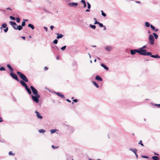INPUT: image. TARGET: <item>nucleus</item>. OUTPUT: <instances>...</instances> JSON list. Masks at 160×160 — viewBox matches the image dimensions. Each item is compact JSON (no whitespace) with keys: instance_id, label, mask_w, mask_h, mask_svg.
Here are the masks:
<instances>
[{"instance_id":"f257e3e1","label":"nucleus","mask_w":160,"mask_h":160,"mask_svg":"<svg viewBox=\"0 0 160 160\" xmlns=\"http://www.w3.org/2000/svg\"><path fill=\"white\" fill-rule=\"evenodd\" d=\"M17 73L18 75L20 77L21 79H22V80H20V84L22 85L25 87L27 86V85L26 83L25 82H28V79L27 78V77L24 74L21 73L20 72H17Z\"/></svg>"},{"instance_id":"f03ea898","label":"nucleus","mask_w":160,"mask_h":160,"mask_svg":"<svg viewBox=\"0 0 160 160\" xmlns=\"http://www.w3.org/2000/svg\"><path fill=\"white\" fill-rule=\"evenodd\" d=\"M147 46L146 45H144L142 47L140 48L139 49V50L140 52L141 55L144 56H149L151 54V52H147V50L144 49L146 48Z\"/></svg>"},{"instance_id":"7ed1b4c3","label":"nucleus","mask_w":160,"mask_h":160,"mask_svg":"<svg viewBox=\"0 0 160 160\" xmlns=\"http://www.w3.org/2000/svg\"><path fill=\"white\" fill-rule=\"evenodd\" d=\"M10 24L12 26V28L15 30H18L19 31L21 30L22 28L20 25L18 26L17 24L13 21H10L9 22Z\"/></svg>"},{"instance_id":"20e7f679","label":"nucleus","mask_w":160,"mask_h":160,"mask_svg":"<svg viewBox=\"0 0 160 160\" xmlns=\"http://www.w3.org/2000/svg\"><path fill=\"white\" fill-rule=\"evenodd\" d=\"M31 97L32 100L35 102L38 103L39 102V98H40V95H31Z\"/></svg>"},{"instance_id":"39448f33","label":"nucleus","mask_w":160,"mask_h":160,"mask_svg":"<svg viewBox=\"0 0 160 160\" xmlns=\"http://www.w3.org/2000/svg\"><path fill=\"white\" fill-rule=\"evenodd\" d=\"M30 88L32 91L34 95H39L38 94V91L33 86H31Z\"/></svg>"},{"instance_id":"423d86ee","label":"nucleus","mask_w":160,"mask_h":160,"mask_svg":"<svg viewBox=\"0 0 160 160\" xmlns=\"http://www.w3.org/2000/svg\"><path fill=\"white\" fill-rule=\"evenodd\" d=\"M131 54L133 55L135 54L136 52L139 53L141 55L140 52L138 49H131L130 50Z\"/></svg>"},{"instance_id":"0eeeda50","label":"nucleus","mask_w":160,"mask_h":160,"mask_svg":"<svg viewBox=\"0 0 160 160\" xmlns=\"http://www.w3.org/2000/svg\"><path fill=\"white\" fill-rule=\"evenodd\" d=\"M10 75L14 79L18 82L19 81V79L15 74L13 73V72H11L10 73Z\"/></svg>"},{"instance_id":"6e6552de","label":"nucleus","mask_w":160,"mask_h":160,"mask_svg":"<svg viewBox=\"0 0 160 160\" xmlns=\"http://www.w3.org/2000/svg\"><path fill=\"white\" fill-rule=\"evenodd\" d=\"M35 112L36 113V116L38 118L42 119L43 118V117L40 115V114L38 112L36 111Z\"/></svg>"},{"instance_id":"1a4fd4ad","label":"nucleus","mask_w":160,"mask_h":160,"mask_svg":"<svg viewBox=\"0 0 160 160\" xmlns=\"http://www.w3.org/2000/svg\"><path fill=\"white\" fill-rule=\"evenodd\" d=\"M68 5L70 7H76L78 5L77 2H69L68 3Z\"/></svg>"},{"instance_id":"9d476101","label":"nucleus","mask_w":160,"mask_h":160,"mask_svg":"<svg viewBox=\"0 0 160 160\" xmlns=\"http://www.w3.org/2000/svg\"><path fill=\"white\" fill-rule=\"evenodd\" d=\"M25 88L29 95L32 94L31 91L30 89L28 87V86H26V87H25Z\"/></svg>"},{"instance_id":"9b49d317","label":"nucleus","mask_w":160,"mask_h":160,"mask_svg":"<svg viewBox=\"0 0 160 160\" xmlns=\"http://www.w3.org/2000/svg\"><path fill=\"white\" fill-rule=\"evenodd\" d=\"M55 93L58 95V96H59L60 97L62 98H64L65 97L64 95L61 94V93L59 92H55Z\"/></svg>"},{"instance_id":"f8f14e48","label":"nucleus","mask_w":160,"mask_h":160,"mask_svg":"<svg viewBox=\"0 0 160 160\" xmlns=\"http://www.w3.org/2000/svg\"><path fill=\"white\" fill-rule=\"evenodd\" d=\"M57 36V38L58 39H59V38H62L64 35L61 34H59V33H56V34Z\"/></svg>"},{"instance_id":"ddd939ff","label":"nucleus","mask_w":160,"mask_h":160,"mask_svg":"<svg viewBox=\"0 0 160 160\" xmlns=\"http://www.w3.org/2000/svg\"><path fill=\"white\" fill-rule=\"evenodd\" d=\"M105 49L108 51H110L112 49L111 46H107L105 47Z\"/></svg>"},{"instance_id":"4468645a","label":"nucleus","mask_w":160,"mask_h":160,"mask_svg":"<svg viewBox=\"0 0 160 160\" xmlns=\"http://www.w3.org/2000/svg\"><path fill=\"white\" fill-rule=\"evenodd\" d=\"M151 28L152 30L154 32H157L158 31V29L156 28L154 26L152 25H151Z\"/></svg>"},{"instance_id":"2eb2a0df","label":"nucleus","mask_w":160,"mask_h":160,"mask_svg":"<svg viewBox=\"0 0 160 160\" xmlns=\"http://www.w3.org/2000/svg\"><path fill=\"white\" fill-rule=\"evenodd\" d=\"M149 56H150L151 57L155 58H159L160 57L158 55V54H156V55H152V53H151V54L149 55Z\"/></svg>"},{"instance_id":"dca6fc26","label":"nucleus","mask_w":160,"mask_h":160,"mask_svg":"<svg viewBox=\"0 0 160 160\" xmlns=\"http://www.w3.org/2000/svg\"><path fill=\"white\" fill-rule=\"evenodd\" d=\"M95 79L96 80L98 81H102V78L101 77H100L99 76H98V75L96 76Z\"/></svg>"},{"instance_id":"f3484780","label":"nucleus","mask_w":160,"mask_h":160,"mask_svg":"<svg viewBox=\"0 0 160 160\" xmlns=\"http://www.w3.org/2000/svg\"><path fill=\"white\" fill-rule=\"evenodd\" d=\"M101 66L103 68L106 70H108L109 69V68L108 67L105 66L104 64L102 63L101 64Z\"/></svg>"},{"instance_id":"a211bd4d","label":"nucleus","mask_w":160,"mask_h":160,"mask_svg":"<svg viewBox=\"0 0 160 160\" xmlns=\"http://www.w3.org/2000/svg\"><path fill=\"white\" fill-rule=\"evenodd\" d=\"M7 67L11 71H12V72L13 71V69L10 64H7Z\"/></svg>"},{"instance_id":"6ab92c4d","label":"nucleus","mask_w":160,"mask_h":160,"mask_svg":"<svg viewBox=\"0 0 160 160\" xmlns=\"http://www.w3.org/2000/svg\"><path fill=\"white\" fill-rule=\"evenodd\" d=\"M129 150L134 152L135 154L137 153V150L136 149L131 148L129 149Z\"/></svg>"},{"instance_id":"aec40b11","label":"nucleus","mask_w":160,"mask_h":160,"mask_svg":"<svg viewBox=\"0 0 160 160\" xmlns=\"http://www.w3.org/2000/svg\"><path fill=\"white\" fill-rule=\"evenodd\" d=\"M7 24L6 23H4L2 25V27H1V29H2L3 28H7Z\"/></svg>"},{"instance_id":"412c9836","label":"nucleus","mask_w":160,"mask_h":160,"mask_svg":"<svg viewBox=\"0 0 160 160\" xmlns=\"http://www.w3.org/2000/svg\"><path fill=\"white\" fill-rule=\"evenodd\" d=\"M28 27L30 28L32 30L34 29L35 28L34 26L32 24L30 23L28 24Z\"/></svg>"},{"instance_id":"4be33fe9","label":"nucleus","mask_w":160,"mask_h":160,"mask_svg":"<svg viewBox=\"0 0 160 160\" xmlns=\"http://www.w3.org/2000/svg\"><path fill=\"white\" fill-rule=\"evenodd\" d=\"M149 40V43L151 45H153L154 44V40L150 39Z\"/></svg>"},{"instance_id":"5701e85b","label":"nucleus","mask_w":160,"mask_h":160,"mask_svg":"<svg viewBox=\"0 0 160 160\" xmlns=\"http://www.w3.org/2000/svg\"><path fill=\"white\" fill-rule=\"evenodd\" d=\"M81 2L83 4V8H86V7L87 5L85 0H81Z\"/></svg>"},{"instance_id":"b1692460","label":"nucleus","mask_w":160,"mask_h":160,"mask_svg":"<svg viewBox=\"0 0 160 160\" xmlns=\"http://www.w3.org/2000/svg\"><path fill=\"white\" fill-rule=\"evenodd\" d=\"M145 25L147 27H149L150 26L151 27V24H150L148 22H145Z\"/></svg>"},{"instance_id":"393cba45","label":"nucleus","mask_w":160,"mask_h":160,"mask_svg":"<svg viewBox=\"0 0 160 160\" xmlns=\"http://www.w3.org/2000/svg\"><path fill=\"white\" fill-rule=\"evenodd\" d=\"M149 40L152 39V40H154V38L152 34H150L148 38Z\"/></svg>"},{"instance_id":"a878e982","label":"nucleus","mask_w":160,"mask_h":160,"mask_svg":"<svg viewBox=\"0 0 160 160\" xmlns=\"http://www.w3.org/2000/svg\"><path fill=\"white\" fill-rule=\"evenodd\" d=\"M92 83L97 88H99V86L98 84L95 81H92Z\"/></svg>"},{"instance_id":"bb28decb","label":"nucleus","mask_w":160,"mask_h":160,"mask_svg":"<svg viewBox=\"0 0 160 160\" xmlns=\"http://www.w3.org/2000/svg\"><path fill=\"white\" fill-rule=\"evenodd\" d=\"M153 35L154 36L155 39H157L158 38V35L155 33H152Z\"/></svg>"},{"instance_id":"cd10ccee","label":"nucleus","mask_w":160,"mask_h":160,"mask_svg":"<svg viewBox=\"0 0 160 160\" xmlns=\"http://www.w3.org/2000/svg\"><path fill=\"white\" fill-rule=\"evenodd\" d=\"M90 27L94 29H95L96 28V26L94 25H92L91 24H90Z\"/></svg>"},{"instance_id":"c85d7f7f","label":"nucleus","mask_w":160,"mask_h":160,"mask_svg":"<svg viewBox=\"0 0 160 160\" xmlns=\"http://www.w3.org/2000/svg\"><path fill=\"white\" fill-rule=\"evenodd\" d=\"M39 132L40 133H42L45 132V131L43 129H41L38 130Z\"/></svg>"},{"instance_id":"c756f323","label":"nucleus","mask_w":160,"mask_h":160,"mask_svg":"<svg viewBox=\"0 0 160 160\" xmlns=\"http://www.w3.org/2000/svg\"><path fill=\"white\" fill-rule=\"evenodd\" d=\"M57 131V130L54 129H52L51 130L50 132L51 134H53L56 131Z\"/></svg>"},{"instance_id":"7c9ffc66","label":"nucleus","mask_w":160,"mask_h":160,"mask_svg":"<svg viewBox=\"0 0 160 160\" xmlns=\"http://www.w3.org/2000/svg\"><path fill=\"white\" fill-rule=\"evenodd\" d=\"M88 5V9H90L91 8V6L90 4L88 2H87Z\"/></svg>"},{"instance_id":"2f4dec72","label":"nucleus","mask_w":160,"mask_h":160,"mask_svg":"<svg viewBox=\"0 0 160 160\" xmlns=\"http://www.w3.org/2000/svg\"><path fill=\"white\" fill-rule=\"evenodd\" d=\"M25 25V21H23L22 23V25H21L22 27L24 26Z\"/></svg>"},{"instance_id":"473e14b6","label":"nucleus","mask_w":160,"mask_h":160,"mask_svg":"<svg viewBox=\"0 0 160 160\" xmlns=\"http://www.w3.org/2000/svg\"><path fill=\"white\" fill-rule=\"evenodd\" d=\"M66 46H64L62 47L61 48V50H62V51H64L65 50V49H66Z\"/></svg>"},{"instance_id":"72a5a7b5","label":"nucleus","mask_w":160,"mask_h":160,"mask_svg":"<svg viewBox=\"0 0 160 160\" xmlns=\"http://www.w3.org/2000/svg\"><path fill=\"white\" fill-rule=\"evenodd\" d=\"M101 12H102V16H104V17H105L106 16V13H105L102 10L101 11Z\"/></svg>"},{"instance_id":"f704fd0d","label":"nucleus","mask_w":160,"mask_h":160,"mask_svg":"<svg viewBox=\"0 0 160 160\" xmlns=\"http://www.w3.org/2000/svg\"><path fill=\"white\" fill-rule=\"evenodd\" d=\"M16 20L17 22L18 23H19L20 22V19L19 18H16Z\"/></svg>"},{"instance_id":"c9c22d12","label":"nucleus","mask_w":160,"mask_h":160,"mask_svg":"<svg viewBox=\"0 0 160 160\" xmlns=\"http://www.w3.org/2000/svg\"><path fill=\"white\" fill-rule=\"evenodd\" d=\"M0 70L1 71H5V69L3 67H1V68L0 67Z\"/></svg>"},{"instance_id":"e433bc0d","label":"nucleus","mask_w":160,"mask_h":160,"mask_svg":"<svg viewBox=\"0 0 160 160\" xmlns=\"http://www.w3.org/2000/svg\"><path fill=\"white\" fill-rule=\"evenodd\" d=\"M10 18L12 20H15V17H13V16H11L10 17Z\"/></svg>"},{"instance_id":"4c0bfd02","label":"nucleus","mask_w":160,"mask_h":160,"mask_svg":"<svg viewBox=\"0 0 160 160\" xmlns=\"http://www.w3.org/2000/svg\"><path fill=\"white\" fill-rule=\"evenodd\" d=\"M58 42V40L57 39H55L53 41V42L55 44H57Z\"/></svg>"},{"instance_id":"58836bf2","label":"nucleus","mask_w":160,"mask_h":160,"mask_svg":"<svg viewBox=\"0 0 160 160\" xmlns=\"http://www.w3.org/2000/svg\"><path fill=\"white\" fill-rule=\"evenodd\" d=\"M142 140H140L139 142L138 143V144H140L142 146H143V144L142 143Z\"/></svg>"},{"instance_id":"ea45409f","label":"nucleus","mask_w":160,"mask_h":160,"mask_svg":"<svg viewBox=\"0 0 160 160\" xmlns=\"http://www.w3.org/2000/svg\"><path fill=\"white\" fill-rule=\"evenodd\" d=\"M9 154L10 155H14L15 154L14 153H13L12 151H10L9 152Z\"/></svg>"},{"instance_id":"a19ab883","label":"nucleus","mask_w":160,"mask_h":160,"mask_svg":"<svg viewBox=\"0 0 160 160\" xmlns=\"http://www.w3.org/2000/svg\"><path fill=\"white\" fill-rule=\"evenodd\" d=\"M98 24L99 25V26L101 27H103V24L102 23H100V22H99Z\"/></svg>"},{"instance_id":"79ce46f5","label":"nucleus","mask_w":160,"mask_h":160,"mask_svg":"<svg viewBox=\"0 0 160 160\" xmlns=\"http://www.w3.org/2000/svg\"><path fill=\"white\" fill-rule=\"evenodd\" d=\"M5 29L4 30V31L5 32H8V28L7 27L6 28H5Z\"/></svg>"},{"instance_id":"37998d69","label":"nucleus","mask_w":160,"mask_h":160,"mask_svg":"<svg viewBox=\"0 0 160 160\" xmlns=\"http://www.w3.org/2000/svg\"><path fill=\"white\" fill-rule=\"evenodd\" d=\"M142 157L146 158H149V157L148 156H142Z\"/></svg>"},{"instance_id":"c03bdc74","label":"nucleus","mask_w":160,"mask_h":160,"mask_svg":"<svg viewBox=\"0 0 160 160\" xmlns=\"http://www.w3.org/2000/svg\"><path fill=\"white\" fill-rule=\"evenodd\" d=\"M52 148H53V149H56V148H58V147H56L55 146H54L53 145H52Z\"/></svg>"},{"instance_id":"a18cd8bd","label":"nucleus","mask_w":160,"mask_h":160,"mask_svg":"<svg viewBox=\"0 0 160 160\" xmlns=\"http://www.w3.org/2000/svg\"><path fill=\"white\" fill-rule=\"evenodd\" d=\"M155 106H158V108H160V104H155Z\"/></svg>"},{"instance_id":"49530a36","label":"nucleus","mask_w":160,"mask_h":160,"mask_svg":"<svg viewBox=\"0 0 160 160\" xmlns=\"http://www.w3.org/2000/svg\"><path fill=\"white\" fill-rule=\"evenodd\" d=\"M99 23V22L97 21V20H96L94 24H98Z\"/></svg>"},{"instance_id":"de8ad7c7","label":"nucleus","mask_w":160,"mask_h":160,"mask_svg":"<svg viewBox=\"0 0 160 160\" xmlns=\"http://www.w3.org/2000/svg\"><path fill=\"white\" fill-rule=\"evenodd\" d=\"M73 101L75 102H77L78 101V100L77 99H75L73 100Z\"/></svg>"},{"instance_id":"09e8293b","label":"nucleus","mask_w":160,"mask_h":160,"mask_svg":"<svg viewBox=\"0 0 160 160\" xmlns=\"http://www.w3.org/2000/svg\"><path fill=\"white\" fill-rule=\"evenodd\" d=\"M43 28H44V29L46 31H48V28H47V27H44Z\"/></svg>"},{"instance_id":"8fccbe9b","label":"nucleus","mask_w":160,"mask_h":160,"mask_svg":"<svg viewBox=\"0 0 160 160\" xmlns=\"http://www.w3.org/2000/svg\"><path fill=\"white\" fill-rule=\"evenodd\" d=\"M48 69V67H45L44 68V70H47Z\"/></svg>"},{"instance_id":"3c124183","label":"nucleus","mask_w":160,"mask_h":160,"mask_svg":"<svg viewBox=\"0 0 160 160\" xmlns=\"http://www.w3.org/2000/svg\"><path fill=\"white\" fill-rule=\"evenodd\" d=\"M50 28L51 30H53L54 28V27L53 26H50Z\"/></svg>"},{"instance_id":"603ef678","label":"nucleus","mask_w":160,"mask_h":160,"mask_svg":"<svg viewBox=\"0 0 160 160\" xmlns=\"http://www.w3.org/2000/svg\"><path fill=\"white\" fill-rule=\"evenodd\" d=\"M27 2H28L32 3V1L31 0H28Z\"/></svg>"},{"instance_id":"864d4df0","label":"nucleus","mask_w":160,"mask_h":160,"mask_svg":"<svg viewBox=\"0 0 160 160\" xmlns=\"http://www.w3.org/2000/svg\"><path fill=\"white\" fill-rule=\"evenodd\" d=\"M103 27V30H106V27H105V26H103V27Z\"/></svg>"},{"instance_id":"5fc2aeb1","label":"nucleus","mask_w":160,"mask_h":160,"mask_svg":"<svg viewBox=\"0 0 160 160\" xmlns=\"http://www.w3.org/2000/svg\"><path fill=\"white\" fill-rule=\"evenodd\" d=\"M66 101L68 102H71V101L70 100H69V99H67Z\"/></svg>"},{"instance_id":"6e6d98bb","label":"nucleus","mask_w":160,"mask_h":160,"mask_svg":"<svg viewBox=\"0 0 160 160\" xmlns=\"http://www.w3.org/2000/svg\"><path fill=\"white\" fill-rule=\"evenodd\" d=\"M2 121H3V120H2V118L0 117V122H2Z\"/></svg>"},{"instance_id":"4d7b16f0","label":"nucleus","mask_w":160,"mask_h":160,"mask_svg":"<svg viewBox=\"0 0 160 160\" xmlns=\"http://www.w3.org/2000/svg\"><path fill=\"white\" fill-rule=\"evenodd\" d=\"M135 2L137 3H139V4H140L141 3V2L139 1H136Z\"/></svg>"},{"instance_id":"13d9d810","label":"nucleus","mask_w":160,"mask_h":160,"mask_svg":"<svg viewBox=\"0 0 160 160\" xmlns=\"http://www.w3.org/2000/svg\"><path fill=\"white\" fill-rule=\"evenodd\" d=\"M6 9H7V10H11V8H6Z\"/></svg>"},{"instance_id":"bf43d9fd","label":"nucleus","mask_w":160,"mask_h":160,"mask_svg":"<svg viewBox=\"0 0 160 160\" xmlns=\"http://www.w3.org/2000/svg\"><path fill=\"white\" fill-rule=\"evenodd\" d=\"M21 38L24 40L25 39V37H21Z\"/></svg>"},{"instance_id":"052dcab7","label":"nucleus","mask_w":160,"mask_h":160,"mask_svg":"<svg viewBox=\"0 0 160 160\" xmlns=\"http://www.w3.org/2000/svg\"><path fill=\"white\" fill-rule=\"evenodd\" d=\"M89 11H90V10L89 9H87L85 11L86 12H89Z\"/></svg>"},{"instance_id":"680f3d73","label":"nucleus","mask_w":160,"mask_h":160,"mask_svg":"<svg viewBox=\"0 0 160 160\" xmlns=\"http://www.w3.org/2000/svg\"><path fill=\"white\" fill-rule=\"evenodd\" d=\"M135 155H136V158H138V155L137 154V153H136V154H135Z\"/></svg>"},{"instance_id":"e2e57ef3","label":"nucleus","mask_w":160,"mask_h":160,"mask_svg":"<svg viewBox=\"0 0 160 160\" xmlns=\"http://www.w3.org/2000/svg\"><path fill=\"white\" fill-rule=\"evenodd\" d=\"M154 155H157V156H158L159 155V154L158 153H154Z\"/></svg>"},{"instance_id":"0e129e2a","label":"nucleus","mask_w":160,"mask_h":160,"mask_svg":"<svg viewBox=\"0 0 160 160\" xmlns=\"http://www.w3.org/2000/svg\"><path fill=\"white\" fill-rule=\"evenodd\" d=\"M23 20H24V21H28V19H23Z\"/></svg>"},{"instance_id":"69168bd1","label":"nucleus","mask_w":160,"mask_h":160,"mask_svg":"<svg viewBox=\"0 0 160 160\" xmlns=\"http://www.w3.org/2000/svg\"><path fill=\"white\" fill-rule=\"evenodd\" d=\"M56 58L58 60L59 59V57L58 56H57V57H56Z\"/></svg>"},{"instance_id":"338daca9","label":"nucleus","mask_w":160,"mask_h":160,"mask_svg":"<svg viewBox=\"0 0 160 160\" xmlns=\"http://www.w3.org/2000/svg\"><path fill=\"white\" fill-rule=\"evenodd\" d=\"M88 55H89V58H91V55H90V54L89 53H88Z\"/></svg>"},{"instance_id":"774afa93","label":"nucleus","mask_w":160,"mask_h":160,"mask_svg":"<svg viewBox=\"0 0 160 160\" xmlns=\"http://www.w3.org/2000/svg\"><path fill=\"white\" fill-rule=\"evenodd\" d=\"M148 33H149V34H150V33H151V32H150V31H148Z\"/></svg>"}]
</instances>
